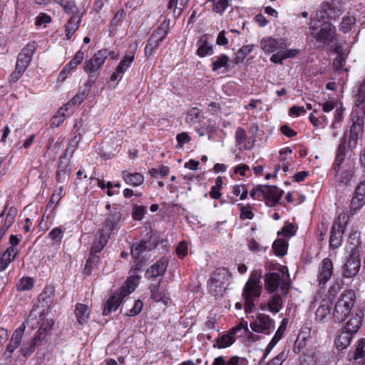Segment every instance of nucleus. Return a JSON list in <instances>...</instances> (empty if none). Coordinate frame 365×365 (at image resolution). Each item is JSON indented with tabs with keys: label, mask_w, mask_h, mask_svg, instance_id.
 I'll return each mask as SVG.
<instances>
[{
	"label": "nucleus",
	"mask_w": 365,
	"mask_h": 365,
	"mask_svg": "<svg viewBox=\"0 0 365 365\" xmlns=\"http://www.w3.org/2000/svg\"><path fill=\"white\" fill-rule=\"evenodd\" d=\"M261 279L262 270L252 271L243 288L242 297L245 299V311L247 314L252 312L255 306V301L261 295Z\"/></svg>",
	"instance_id": "1"
},
{
	"label": "nucleus",
	"mask_w": 365,
	"mask_h": 365,
	"mask_svg": "<svg viewBox=\"0 0 365 365\" xmlns=\"http://www.w3.org/2000/svg\"><path fill=\"white\" fill-rule=\"evenodd\" d=\"M264 288L269 293H274L280 288L282 294L287 295L290 287L289 275L284 267H281L276 272H269L264 275Z\"/></svg>",
	"instance_id": "2"
},
{
	"label": "nucleus",
	"mask_w": 365,
	"mask_h": 365,
	"mask_svg": "<svg viewBox=\"0 0 365 365\" xmlns=\"http://www.w3.org/2000/svg\"><path fill=\"white\" fill-rule=\"evenodd\" d=\"M355 302V292L352 289L344 290L336 302L333 312L334 320L337 322L344 321L351 313Z\"/></svg>",
	"instance_id": "3"
},
{
	"label": "nucleus",
	"mask_w": 365,
	"mask_h": 365,
	"mask_svg": "<svg viewBox=\"0 0 365 365\" xmlns=\"http://www.w3.org/2000/svg\"><path fill=\"white\" fill-rule=\"evenodd\" d=\"M139 281L138 276H131L128 278L125 284L120 287L119 292L113 294L108 299L103 312V315H108L115 312L119 307L122 299L132 293L138 286Z\"/></svg>",
	"instance_id": "4"
},
{
	"label": "nucleus",
	"mask_w": 365,
	"mask_h": 365,
	"mask_svg": "<svg viewBox=\"0 0 365 365\" xmlns=\"http://www.w3.org/2000/svg\"><path fill=\"white\" fill-rule=\"evenodd\" d=\"M169 25L163 21L151 34L148 40L144 52L147 56H150L158 48L160 44L165 39L168 34Z\"/></svg>",
	"instance_id": "5"
},
{
	"label": "nucleus",
	"mask_w": 365,
	"mask_h": 365,
	"mask_svg": "<svg viewBox=\"0 0 365 365\" xmlns=\"http://www.w3.org/2000/svg\"><path fill=\"white\" fill-rule=\"evenodd\" d=\"M253 321L250 322V327L252 332L270 334L275 327L274 320L272 319L269 315L264 313H259L255 317Z\"/></svg>",
	"instance_id": "6"
},
{
	"label": "nucleus",
	"mask_w": 365,
	"mask_h": 365,
	"mask_svg": "<svg viewBox=\"0 0 365 365\" xmlns=\"http://www.w3.org/2000/svg\"><path fill=\"white\" fill-rule=\"evenodd\" d=\"M113 54V51H110L107 48L98 51L91 58L85 61L83 70L88 73H96V76H98V72L104 64L106 60L109 56Z\"/></svg>",
	"instance_id": "7"
},
{
	"label": "nucleus",
	"mask_w": 365,
	"mask_h": 365,
	"mask_svg": "<svg viewBox=\"0 0 365 365\" xmlns=\"http://www.w3.org/2000/svg\"><path fill=\"white\" fill-rule=\"evenodd\" d=\"M361 259L358 252L351 250L344 264L342 266V275L345 278H352L359 272Z\"/></svg>",
	"instance_id": "8"
},
{
	"label": "nucleus",
	"mask_w": 365,
	"mask_h": 365,
	"mask_svg": "<svg viewBox=\"0 0 365 365\" xmlns=\"http://www.w3.org/2000/svg\"><path fill=\"white\" fill-rule=\"evenodd\" d=\"M121 219V213L119 210L112 211L104 222L103 227L98 230L101 234L107 235L108 238L113 234V232L118 228Z\"/></svg>",
	"instance_id": "9"
},
{
	"label": "nucleus",
	"mask_w": 365,
	"mask_h": 365,
	"mask_svg": "<svg viewBox=\"0 0 365 365\" xmlns=\"http://www.w3.org/2000/svg\"><path fill=\"white\" fill-rule=\"evenodd\" d=\"M334 272L333 262L331 259L324 258L318 269L317 281L319 285H324L331 277Z\"/></svg>",
	"instance_id": "10"
},
{
	"label": "nucleus",
	"mask_w": 365,
	"mask_h": 365,
	"mask_svg": "<svg viewBox=\"0 0 365 365\" xmlns=\"http://www.w3.org/2000/svg\"><path fill=\"white\" fill-rule=\"evenodd\" d=\"M35 50L36 47L34 43H28L24 47L17 57L16 67L26 71L31 61Z\"/></svg>",
	"instance_id": "11"
},
{
	"label": "nucleus",
	"mask_w": 365,
	"mask_h": 365,
	"mask_svg": "<svg viewBox=\"0 0 365 365\" xmlns=\"http://www.w3.org/2000/svg\"><path fill=\"white\" fill-rule=\"evenodd\" d=\"M135 59V52L130 51L128 54H126L123 59L121 60L115 68V71L112 73L110 76V81H120L121 80L123 73L130 67Z\"/></svg>",
	"instance_id": "12"
},
{
	"label": "nucleus",
	"mask_w": 365,
	"mask_h": 365,
	"mask_svg": "<svg viewBox=\"0 0 365 365\" xmlns=\"http://www.w3.org/2000/svg\"><path fill=\"white\" fill-rule=\"evenodd\" d=\"M283 191L276 186L264 185L263 197L268 206L273 207L279 202Z\"/></svg>",
	"instance_id": "13"
},
{
	"label": "nucleus",
	"mask_w": 365,
	"mask_h": 365,
	"mask_svg": "<svg viewBox=\"0 0 365 365\" xmlns=\"http://www.w3.org/2000/svg\"><path fill=\"white\" fill-rule=\"evenodd\" d=\"M57 3L62 6L64 11L71 17L83 18L87 11L86 7L78 8L74 0H68L64 2V0H59Z\"/></svg>",
	"instance_id": "14"
},
{
	"label": "nucleus",
	"mask_w": 365,
	"mask_h": 365,
	"mask_svg": "<svg viewBox=\"0 0 365 365\" xmlns=\"http://www.w3.org/2000/svg\"><path fill=\"white\" fill-rule=\"evenodd\" d=\"M336 34V29L329 22H324L321 29L316 35L315 38L319 42L325 43L327 41H333Z\"/></svg>",
	"instance_id": "15"
},
{
	"label": "nucleus",
	"mask_w": 365,
	"mask_h": 365,
	"mask_svg": "<svg viewBox=\"0 0 365 365\" xmlns=\"http://www.w3.org/2000/svg\"><path fill=\"white\" fill-rule=\"evenodd\" d=\"M230 58L226 54H220L212 58V71L218 74H224L229 70Z\"/></svg>",
	"instance_id": "16"
},
{
	"label": "nucleus",
	"mask_w": 365,
	"mask_h": 365,
	"mask_svg": "<svg viewBox=\"0 0 365 365\" xmlns=\"http://www.w3.org/2000/svg\"><path fill=\"white\" fill-rule=\"evenodd\" d=\"M362 321L363 313L361 311L353 313L343 329L354 335L360 329Z\"/></svg>",
	"instance_id": "17"
},
{
	"label": "nucleus",
	"mask_w": 365,
	"mask_h": 365,
	"mask_svg": "<svg viewBox=\"0 0 365 365\" xmlns=\"http://www.w3.org/2000/svg\"><path fill=\"white\" fill-rule=\"evenodd\" d=\"M168 260L165 258H161L156 263L149 267L146 272L148 277L154 278L163 276L168 267Z\"/></svg>",
	"instance_id": "18"
},
{
	"label": "nucleus",
	"mask_w": 365,
	"mask_h": 365,
	"mask_svg": "<svg viewBox=\"0 0 365 365\" xmlns=\"http://www.w3.org/2000/svg\"><path fill=\"white\" fill-rule=\"evenodd\" d=\"M226 277V271L225 269H216L211 277L209 283L210 290L216 292L218 288L224 287Z\"/></svg>",
	"instance_id": "19"
},
{
	"label": "nucleus",
	"mask_w": 365,
	"mask_h": 365,
	"mask_svg": "<svg viewBox=\"0 0 365 365\" xmlns=\"http://www.w3.org/2000/svg\"><path fill=\"white\" fill-rule=\"evenodd\" d=\"M24 330L25 323L14 331L7 346L6 352L13 353L20 346Z\"/></svg>",
	"instance_id": "20"
},
{
	"label": "nucleus",
	"mask_w": 365,
	"mask_h": 365,
	"mask_svg": "<svg viewBox=\"0 0 365 365\" xmlns=\"http://www.w3.org/2000/svg\"><path fill=\"white\" fill-rule=\"evenodd\" d=\"M260 46L266 53H270L282 48L284 45L282 41L277 40L272 37H265L262 39Z\"/></svg>",
	"instance_id": "21"
},
{
	"label": "nucleus",
	"mask_w": 365,
	"mask_h": 365,
	"mask_svg": "<svg viewBox=\"0 0 365 365\" xmlns=\"http://www.w3.org/2000/svg\"><path fill=\"white\" fill-rule=\"evenodd\" d=\"M121 177L127 185L133 187L140 186L144 182V177L140 173H131L127 170H123L121 173Z\"/></svg>",
	"instance_id": "22"
},
{
	"label": "nucleus",
	"mask_w": 365,
	"mask_h": 365,
	"mask_svg": "<svg viewBox=\"0 0 365 365\" xmlns=\"http://www.w3.org/2000/svg\"><path fill=\"white\" fill-rule=\"evenodd\" d=\"M334 173V180L339 187L348 185L353 177V171L349 168Z\"/></svg>",
	"instance_id": "23"
},
{
	"label": "nucleus",
	"mask_w": 365,
	"mask_h": 365,
	"mask_svg": "<svg viewBox=\"0 0 365 365\" xmlns=\"http://www.w3.org/2000/svg\"><path fill=\"white\" fill-rule=\"evenodd\" d=\"M343 232L341 225H334L331 227V236L329 240V246L332 249H336L341 246L342 242Z\"/></svg>",
	"instance_id": "24"
},
{
	"label": "nucleus",
	"mask_w": 365,
	"mask_h": 365,
	"mask_svg": "<svg viewBox=\"0 0 365 365\" xmlns=\"http://www.w3.org/2000/svg\"><path fill=\"white\" fill-rule=\"evenodd\" d=\"M203 119L204 116L201 110L194 107L187 110L185 117V123L190 125H193L200 123Z\"/></svg>",
	"instance_id": "25"
},
{
	"label": "nucleus",
	"mask_w": 365,
	"mask_h": 365,
	"mask_svg": "<svg viewBox=\"0 0 365 365\" xmlns=\"http://www.w3.org/2000/svg\"><path fill=\"white\" fill-rule=\"evenodd\" d=\"M230 331L234 336L235 335L240 337L243 336L244 335H247L248 336L252 335V331L249 329L247 322L244 319H241L240 322L235 327L232 328Z\"/></svg>",
	"instance_id": "26"
},
{
	"label": "nucleus",
	"mask_w": 365,
	"mask_h": 365,
	"mask_svg": "<svg viewBox=\"0 0 365 365\" xmlns=\"http://www.w3.org/2000/svg\"><path fill=\"white\" fill-rule=\"evenodd\" d=\"M90 312L91 311L88 306L83 304H76L75 313L80 324L83 325L88 322Z\"/></svg>",
	"instance_id": "27"
},
{
	"label": "nucleus",
	"mask_w": 365,
	"mask_h": 365,
	"mask_svg": "<svg viewBox=\"0 0 365 365\" xmlns=\"http://www.w3.org/2000/svg\"><path fill=\"white\" fill-rule=\"evenodd\" d=\"M354 334L342 329L340 334L336 339L335 344L338 349L343 350L351 343Z\"/></svg>",
	"instance_id": "28"
},
{
	"label": "nucleus",
	"mask_w": 365,
	"mask_h": 365,
	"mask_svg": "<svg viewBox=\"0 0 365 365\" xmlns=\"http://www.w3.org/2000/svg\"><path fill=\"white\" fill-rule=\"evenodd\" d=\"M108 238L107 235H103L99 232H97L95 235V240L91 246V253L101 252L108 242Z\"/></svg>",
	"instance_id": "29"
},
{
	"label": "nucleus",
	"mask_w": 365,
	"mask_h": 365,
	"mask_svg": "<svg viewBox=\"0 0 365 365\" xmlns=\"http://www.w3.org/2000/svg\"><path fill=\"white\" fill-rule=\"evenodd\" d=\"M364 120L359 116L352 118V125L350 127V138L357 139L362 133Z\"/></svg>",
	"instance_id": "30"
},
{
	"label": "nucleus",
	"mask_w": 365,
	"mask_h": 365,
	"mask_svg": "<svg viewBox=\"0 0 365 365\" xmlns=\"http://www.w3.org/2000/svg\"><path fill=\"white\" fill-rule=\"evenodd\" d=\"M235 341V336L231 334V332L229 331L228 333L223 334L217 339L216 344H214V347H217L218 349H225L230 346L234 344Z\"/></svg>",
	"instance_id": "31"
},
{
	"label": "nucleus",
	"mask_w": 365,
	"mask_h": 365,
	"mask_svg": "<svg viewBox=\"0 0 365 365\" xmlns=\"http://www.w3.org/2000/svg\"><path fill=\"white\" fill-rule=\"evenodd\" d=\"M125 17V12L123 9L118 11L110 23V35H114L117 27L120 26Z\"/></svg>",
	"instance_id": "32"
},
{
	"label": "nucleus",
	"mask_w": 365,
	"mask_h": 365,
	"mask_svg": "<svg viewBox=\"0 0 365 365\" xmlns=\"http://www.w3.org/2000/svg\"><path fill=\"white\" fill-rule=\"evenodd\" d=\"M188 0H170L168 4V9H173V14L180 16L187 6Z\"/></svg>",
	"instance_id": "33"
},
{
	"label": "nucleus",
	"mask_w": 365,
	"mask_h": 365,
	"mask_svg": "<svg viewBox=\"0 0 365 365\" xmlns=\"http://www.w3.org/2000/svg\"><path fill=\"white\" fill-rule=\"evenodd\" d=\"M200 42L201 43L197 50V54L201 58L212 55L213 53V46L207 42V38H202Z\"/></svg>",
	"instance_id": "34"
},
{
	"label": "nucleus",
	"mask_w": 365,
	"mask_h": 365,
	"mask_svg": "<svg viewBox=\"0 0 365 365\" xmlns=\"http://www.w3.org/2000/svg\"><path fill=\"white\" fill-rule=\"evenodd\" d=\"M365 205V199L354 192L349 206V215H354Z\"/></svg>",
	"instance_id": "35"
},
{
	"label": "nucleus",
	"mask_w": 365,
	"mask_h": 365,
	"mask_svg": "<svg viewBox=\"0 0 365 365\" xmlns=\"http://www.w3.org/2000/svg\"><path fill=\"white\" fill-rule=\"evenodd\" d=\"M82 18L71 17L66 26V35L68 39H70L76 30L78 29Z\"/></svg>",
	"instance_id": "36"
},
{
	"label": "nucleus",
	"mask_w": 365,
	"mask_h": 365,
	"mask_svg": "<svg viewBox=\"0 0 365 365\" xmlns=\"http://www.w3.org/2000/svg\"><path fill=\"white\" fill-rule=\"evenodd\" d=\"M45 319V315L44 314H40V320H41V325L40 327L37 331V334L36 336H38L40 338V340H41V335H43V338L45 336V334L51 329L52 326L53 325V322L52 319Z\"/></svg>",
	"instance_id": "37"
},
{
	"label": "nucleus",
	"mask_w": 365,
	"mask_h": 365,
	"mask_svg": "<svg viewBox=\"0 0 365 365\" xmlns=\"http://www.w3.org/2000/svg\"><path fill=\"white\" fill-rule=\"evenodd\" d=\"M331 307L329 302L323 300L316 311V319L319 322H323L326 317L330 313Z\"/></svg>",
	"instance_id": "38"
},
{
	"label": "nucleus",
	"mask_w": 365,
	"mask_h": 365,
	"mask_svg": "<svg viewBox=\"0 0 365 365\" xmlns=\"http://www.w3.org/2000/svg\"><path fill=\"white\" fill-rule=\"evenodd\" d=\"M244 360L238 356H232L227 361H225L224 357L217 356L216 357L212 365H243Z\"/></svg>",
	"instance_id": "39"
},
{
	"label": "nucleus",
	"mask_w": 365,
	"mask_h": 365,
	"mask_svg": "<svg viewBox=\"0 0 365 365\" xmlns=\"http://www.w3.org/2000/svg\"><path fill=\"white\" fill-rule=\"evenodd\" d=\"M356 106L365 114V79L359 85Z\"/></svg>",
	"instance_id": "40"
},
{
	"label": "nucleus",
	"mask_w": 365,
	"mask_h": 365,
	"mask_svg": "<svg viewBox=\"0 0 365 365\" xmlns=\"http://www.w3.org/2000/svg\"><path fill=\"white\" fill-rule=\"evenodd\" d=\"M252 45H245L240 48L235 54L233 61L235 64L242 62L247 55L252 51Z\"/></svg>",
	"instance_id": "41"
},
{
	"label": "nucleus",
	"mask_w": 365,
	"mask_h": 365,
	"mask_svg": "<svg viewBox=\"0 0 365 365\" xmlns=\"http://www.w3.org/2000/svg\"><path fill=\"white\" fill-rule=\"evenodd\" d=\"M288 242L286 240L279 239L274 242L272 249L277 256H283L287 253Z\"/></svg>",
	"instance_id": "42"
},
{
	"label": "nucleus",
	"mask_w": 365,
	"mask_h": 365,
	"mask_svg": "<svg viewBox=\"0 0 365 365\" xmlns=\"http://www.w3.org/2000/svg\"><path fill=\"white\" fill-rule=\"evenodd\" d=\"M345 149L344 143H340L339 145L337 153L333 164V170L334 172H338L340 170L341 165L345 158Z\"/></svg>",
	"instance_id": "43"
},
{
	"label": "nucleus",
	"mask_w": 365,
	"mask_h": 365,
	"mask_svg": "<svg viewBox=\"0 0 365 365\" xmlns=\"http://www.w3.org/2000/svg\"><path fill=\"white\" fill-rule=\"evenodd\" d=\"M282 307V299L279 294H274L268 302L269 310L273 313H278Z\"/></svg>",
	"instance_id": "44"
},
{
	"label": "nucleus",
	"mask_w": 365,
	"mask_h": 365,
	"mask_svg": "<svg viewBox=\"0 0 365 365\" xmlns=\"http://www.w3.org/2000/svg\"><path fill=\"white\" fill-rule=\"evenodd\" d=\"M69 108L65 105L62 106L52 118L51 125L52 127H58L65 120L66 111Z\"/></svg>",
	"instance_id": "45"
},
{
	"label": "nucleus",
	"mask_w": 365,
	"mask_h": 365,
	"mask_svg": "<svg viewBox=\"0 0 365 365\" xmlns=\"http://www.w3.org/2000/svg\"><path fill=\"white\" fill-rule=\"evenodd\" d=\"M66 231V228L61 227H57L52 229L48 233V238L51 240L54 243L60 244L63 237V234Z\"/></svg>",
	"instance_id": "46"
},
{
	"label": "nucleus",
	"mask_w": 365,
	"mask_h": 365,
	"mask_svg": "<svg viewBox=\"0 0 365 365\" xmlns=\"http://www.w3.org/2000/svg\"><path fill=\"white\" fill-rule=\"evenodd\" d=\"M98 253H91L88 258V259L86 262V264L85 265L84 268V274H90L91 272V269H93L95 267L98 265V264L100 262V257L97 255Z\"/></svg>",
	"instance_id": "47"
},
{
	"label": "nucleus",
	"mask_w": 365,
	"mask_h": 365,
	"mask_svg": "<svg viewBox=\"0 0 365 365\" xmlns=\"http://www.w3.org/2000/svg\"><path fill=\"white\" fill-rule=\"evenodd\" d=\"M146 242L145 241H140L138 243L134 244L131 248L132 257L135 259H138L140 255L146 250Z\"/></svg>",
	"instance_id": "48"
},
{
	"label": "nucleus",
	"mask_w": 365,
	"mask_h": 365,
	"mask_svg": "<svg viewBox=\"0 0 365 365\" xmlns=\"http://www.w3.org/2000/svg\"><path fill=\"white\" fill-rule=\"evenodd\" d=\"M356 23V18L354 16L344 17L340 25V31L343 33H348L351 30L353 25Z\"/></svg>",
	"instance_id": "49"
},
{
	"label": "nucleus",
	"mask_w": 365,
	"mask_h": 365,
	"mask_svg": "<svg viewBox=\"0 0 365 365\" xmlns=\"http://www.w3.org/2000/svg\"><path fill=\"white\" fill-rule=\"evenodd\" d=\"M34 281L31 277H22L16 284V288L19 291H28L33 288Z\"/></svg>",
	"instance_id": "50"
},
{
	"label": "nucleus",
	"mask_w": 365,
	"mask_h": 365,
	"mask_svg": "<svg viewBox=\"0 0 365 365\" xmlns=\"http://www.w3.org/2000/svg\"><path fill=\"white\" fill-rule=\"evenodd\" d=\"M151 297L156 302H163L165 304H167L169 301V298L167 297L164 293L159 291V285H155L151 289Z\"/></svg>",
	"instance_id": "51"
},
{
	"label": "nucleus",
	"mask_w": 365,
	"mask_h": 365,
	"mask_svg": "<svg viewBox=\"0 0 365 365\" xmlns=\"http://www.w3.org/2000/svg\"><path fill=\"white\" fill-rule=\"evenodd\" d=\"M18 250L14 247H9L6 249V250L3 253L2 258L4 261H6L8 264H10L12 261L14 260L15 257L18 255Z\"/></svg>",
	"instance_id": "52"
},
{
	"label": "nucleus",
	"mask_w": 365,
	"mask_h": 365,
	"mask_svg": "<svg viewBox=\"0 0 365 365\" xmlns=\"http://www.w3.org/2000/svg\"><path fill=\"white\" fill-rule=\"evenodd\" d=\"M68 172L67 165L63 162V160H60L57 170V178L59 181L63 180L66 177L68 176Z\"/></svg>",
	"instance_id": "53"
},
{
	"label": "nucleus",
	"mask_w": 365,
	"mask_h": 365,
	"mask_svg": "<svg viewBox=\"0 0 365 365\" xmlns=\"http://www.w3.org/2000/svg\"><path fill=\"white\" fill-rule=\"evenodd\" d=\"M87 97L86 92H80L77 93L71 101H69L65 106L68 108L73 106H79Z\"/></svg>",
	"instance_id": "54"
},
{
	"label": "nucleus",
	"mask_w": 365,
	"mask_h": 365,
	"mask_svg": "<svg viewBox=\"0 0 365 365\" xmlns=\"http://www.w3.org/2000/svg\"><path fill=\"white\" fill-rule=\"evenodd\" d=\"M229 6V0H217L213 5L212 11L222 14Z\"/></svg>",
	"instance_id": "55"
},
{
	"label": "nucleus",
	"mask_w": 365,
	"mask_h": 365,
	"mask_svg": "<svg viewBox=\"0 0 365 365\" xmlns=\"http://www.w3.org/2000/svg\"><path fill=\"white\" fill-rule=\"evenodd\" d=\"M232 192L235 196H240V200H245L247 197V190L245 185H234L232 187Z\"/></svg>",
	"instance_id": "56"
},
{
	"label": "nucleus",
	"mask_w": 365,
	"mask_h": 365,
	"mask_svg": "<svg viewBox=\"0 0 365 365\" xmlns=\"http://www.w3.org/2000/svg\"><path fill=\"white\" fill-rule=\"evenodd\" d=\"M84 53L81 50L78 51L76 53L73 58L70 61L68 64L73 69L76 68L79 64L82 63L83 60L84 59Z\"/></svg>",
	"instance_id": "57"
},
{
	"label": "nucleus",
	"mask_w": 365,
	"mask_h": 365,
	"mask_svg": "<svg viewBox=\"0 0 365 365\" xmlns=\"http://www.w3.org/2000/svg\"><path fill=\"white\" fill-rule=\"evenodd\" d=\"M38 341H40V338H38V336H35L33 339L31 344L28 348H21L20 351L21 354L26 357L30 356L35 351L36 343Z\"/></svg>",
	"instance_id": "58"
},
{
	"label": "nucleus",
	"mask_w": 365,
	"mask_h": 365,
	"mask_svg": "<svg viewBox=\"0 0 365 365\" xmlns=\"http://www.w3.org/2000/svg\"><path fill=\"white\" fill-rule=\"evenodd\" d=\"M149 173L153 178H157L158 175L162 178H165L169 174V168L167 166H161L159 169H150Z\"/></svg>",
	"instance_id": "59"
},
{
	"label": "nucleus",
	"mask_w": 365,
	"mask_h": 365,
	"mask_svg": "<svg viewBox=\"0 0 365 365\" xmlns=\"http://www.w3.org/2000/svg\"><path fill=\"white\" fill-rule=\"evenodd\" d=\"M143 306V304L140 300H135L133 307L128 311L127 315L130 317L138 315L141 312Z\"/></svg>",
	"instance_id": "60"
},
{
	"label": "nucleus",
	"mask_w": 365,
	"mask_h": 365,
	"mask_svg": "<svg viewBox=\"0 0 365 365\" xmlns=\"http://www.w3.org/2000/svg\"><path fill=\"white\" fill-rule=\"evenodd\" d=\"M178 145L182 147L184 144L189 143L191 140L190 136L186 132L178 133L176 136Z\"/></svg>",
	"instance_id": "61"
},
{
	"label": "nucleus",
	"mask_w": 365,
	"mask_h": 365,
	"mask_svg": "<svg viewBox=\"0 0 365 365\" xmlns=\"http://www.w3.org/2000/svg\"><path fill=\"white\" fill-rule=\"evenodd\" d=\"M247 135L245 130L242 128H237L235 132V140L237 145H242L245 142Z\"/></svg>",
	"instance_id": "62"
},
{
	"label": "nucleus",
	"mask_w": 365,
	"mask_h": 365,
	"mask_svg": "<svg viewBox=\"0 0 365 365\" xmlns=\"http://www.w3.org/2000/svg\"><path fill=\"white\" fill-rule=\"evenodd\" d=\"M145 212V207L143 206H135L133 211V217L135 220H140L143 218Z\"/></svg>",
	"instance_id": "63"
},
{
	"label": "nucleus",
	"mask_w": 365,
	"mask_h": 365,
	"mask_svg": "<svg viewBox=\"0 0 365 365\" xmlns=\"http://www.w3.org/2000/svg\"><path fill=\"white\" fill-rule=\"evenodd\" d=\"M305 113L306 110L303 106H294L289 110V115L295 118L299 116L300 115H304Z\"/></svg>",
	"instance_id": "64"
}]
</instances>
